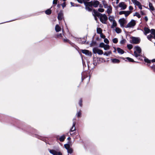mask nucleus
Instances as JSON below:
<instances>
[{
    "label": "nucleus",
    "mask_w": 155,
    "mask_h": 155,
    "mask_svg": "<svg viewBox=\"0 0 155 155\" xmlns=\"http://www.w3.org/2000/svg\"><path fill=\"white\" fill-rule=\"evenodd\" d=\"M21 128L24 131H27L29 133H33L35 132V130L32 128L29 127H27L25 126H24Z\"/></svg>",
    "instance_id": "f257e3e1"
},
{
    "label": "nucleus",
    "mask_w": 155,
    "mask_h": 155,
    "mask_svg": "<svg viewBox=\"0 0 155 155\" xmlns=\"http://www.w3.org/2000/svg\"><path fill=\"white\" fill-rule=\"evenodd\" d=\"M48 150L49 152L53 155H62V153L60 151L58 148L56 150L49 149Z\"/></svg>",
    "instance_id": "f03ea898"
},
{
    "label": "nucleus",
    "mask_w": 155,
    "mask_h": 155,
    "mask_svg": "<svg viewBox=\"0 0 155 155\" xmlns=\"http://www.w3.org/2000/svg\"><path fill=\"white\" fill-rule=\"evenodd\" d=\"M131 38L132 39V40L130 41V42L131 43L133 44H138L140 42V39L138 37L132 36Z\"/></svg>",
    "instance_id": "7ed1b4c3"
},
{
    "label": "nucleus",
    "mask_w": 155,
    "mask_h": 155,
    "mask_svg": "<svg viewBox=\"0 0 155 155\" xmlns=\"http://www.w3.org/2000/svg\"><path fill=\"white\" fill-rule=\"evenodd\" d=\"M103 24H106V21L107 20V17L105 14L100 15L99 18Z\"/></svg>",
    "instance_id": "20e7f679"
},
{
    "label": "nucleus",
    "mask_w": 155,
    "mask_h": 155,
    "mask_svg": "<svg viewBox=\"0 0 155 155\" xmlns=\"http://www.w3.org/2000/svg\"><path fill=\"white\" fill-rule=\"evenodd\" d=\"M135 21L134 19H132L125 27V28H132L134 27L136 25Z\"/></svg>",
    "instance_id": "39448f33"
},
{
    "label": "nucleus",
    "mask_w": 155,
    "mask_h": 155,
    "mask_svg": "<svg viewBox=\"0 0 155 155\" xmlns=\"http://www.w3.org/2000/svg\"><path fill=\"white\" fill-rule=\"evenodd\" d=\"M118 6L119 7L121 8V10H124L127 8L126 5L123 2H120L118 5Z\"/></svg>",
    "instance_id": "423d86ee"
},
{
    "label": "nucleus",
    "mask_w": 155,
    "mask_h": 155,
    "mask_svg": "<svg viewBox=\"0 0 155 155\" xmlns=\"http://www.w3.org/2000/svg\"><path fill=\"white\" fill-rule=\"evenodd\" d=\"M75 119H73V123L72 124V126L70 130V132H72L75 131L76 130L75 125L76 124V122H75Z\"/></svg>",
    "instance_id": "0eeeda50"
},
{
    "label": "nucleus",
    "mask_w": 155,
    "mask_h": 155,
    "mask_svg": "<svg viewBox=\"0 0 155 155\" xmlns=\"http://www.w3.org/2000/svg\"><path fill=\"white\" fill-rule=\"evenodd\" d=\"M81 52L83 54H85L87 56H91V52H90L88 50H82Z\"/></svg>",
    "instance_id": "6e6552de"
},
{
    "label": "nucleus",
    "mask_w": 155,
    "mask_h": 155,
    "mask_svg": "<svg viewBox=\"0 0 155 155\" xmlns=\"http://www.w3.org/2000/svg\"><path fill=\"white\" fill-rule=\"evenodd\" d=\"M63 18V13L62 11H61L58 14V18L59 20H61Z\"/></svg>",
    "instance_id": "1a4fd4ad"
},
{
    "label": "nucleus",
    "mask_w": 155,
    "mask_h": 155,
    "mask_svg": "<svg viewBox=\"0 0 155 155\" xmlns=\"http://www.w3.org/2000/svg\"><path fill=\"white\" fill-rule=\"evenodd\" d=\"M84 4L85 6H87L90 7H92L93 6V1H91L89 2L87 1L84 2Z\"/></svg>",
    "instance_id": "9d476101"
},
{
    "label": "nucleus",
    "mask_w": 155,
    "mask_h": 155,
    "mask_svg": "<svg viewBox=\"0 0 155 155\" xmlns=\"http://www.w3.org/2000/svg\"><path fill=\"white\" fill-rule=\"evenodd\" d=\"M93 15L94 16L95 15H96L99 18V16H100V15H102V14L98 12L97 11H96L94 9Z\"/></svg>",
    "instance_id": "9b49d317"
},
{
    "label": "nucleus",
    "mask_w": 155,
    "mask_h": 155,
    "mask_svg": "<svg viewBox=\"0 0 155 155\" xmlns=\"http://www.w3.org/2000/svg\"><path fill=\"white\" fill-rule=\"evenodd\" d=\"M93 6L95 8H96L98 7L99 5V2L97 0H94L93 2Z\"/></svg>",
    "instance_id": "f8f14e48"
},
{
    "label": "nucleus",
    "mask_w": 155,
    "mask_h": 155,
    "mask_svg": "<svg viewBox=\"0 0 155 155\" xmlns=\"http://www.w3.org/2000/svg\"><path fill=\"white\" fill-rule=\"evenodd\" d=\"M135 51H137L139 54H141V49L138 46H135L134 48Z\"/></svg>",
    "instance_id": "ddd939ff"
},
{
    "label": "nucleus",
    "mask_w": 155,
    "mask_h": 155,
    "mask_svg": "<svg viewBox=\"0 0 155 155\" xmlns=\"http://www.w3.org/2000/svg\"><path fill=\"white\" fill-rule=\"evenodd\" d=\"M76 41H77L79 44H84L86 42V40H85V41H82L81 40V38H77Z\"/></svg>",
    "instance_id": "4468645a"
},
{
    "label": "nucleus",
    "mask_w": 155,
    "mask_h": 155,
    "mask_svg": "<svg viewBox=\"0 0 155 155\" xmlns=\"http://www.w3.org/2000/svg\"><path fill=\"white\" fill-rule=\"evenodd\" d=\"M119 22L120 23L121 27H124V18L120 19H119Z\"/></svg>",
    "instance_id": "2eb2a0df"
},
{
    "label": "nucleus",
    "mask_w": 155,
    "mask_h": 155,
    "mask_svg": "<svg viewBox=\"0 0 155 155\" xmlns=\"http://www.w3.org/2000/svg\"><path fill=\"white\" fill-rule=\"evenodd\" d=\"M117 50L118 53L121 54L124 53V51L120 48H117Z\"/></svg>",
    "instance_id": "dca6fc26"
},
{
    "label": "nucleus",
    "mask_w": 155,
    "mask_h": 155,
    "mask_svg": "<svg viewBox=\"0 0 155 155\" xmlns=\"http://www.w3.org/2000/svg\"><path fill=\"white\" fill-rule=\"evenodd\" d=\"M111 60L114 63H118L120 62V60L116 58L111 59Z\"/></svg>",
    "instance_id": "f3484780"
},
{
    "label": "nucleus",
    "mask_w": 155,
    "mask_h": 155,
    "mask_svg": "<svg viewBox=\"0 0 155 155\" xmlns=\"http://www.w3.org/2000/svg\"><path fill=\"white\" fill-rule=\"evenodd\" d=\"M144 30V34L145 35H146L147 34L149 33L150 31V29L147 27H145Z\"/></svg>",
    "instance_id": "a211bd4d"
},
{
    "label": "nucleus",
    "mask_w": 155,
    "mask_h": 155,
    "mask_svg": "<svg viewBox=\"0 0 155 155\" xmlns=\"http://www.w3.org/2000/svg\"><path fill=\"white\" fill-rule=\"evenodd\" d=\"M70 142L69 141H68V143L65 144L64 145V147L65 149H66L67 150L70 148V146L69 143H70Z\"/></svg>",
    "instance_id": "6ab92c4d"
},
{
    "label": "nucleus",
    "mask_w": 155,
    "mask_h": 155,
    "mask_svg": "<svg viewBox=\"0 0 155 155\" xmlns=\"http://www.w3.org/2000/svg\"><path fill=\"white\" fill-rule=\"evenodd\" d=\"M132 2L135 5H139L140 3L137 0H131Z\"/></svg>",
    "instance_id": "aec40b11"
},
{
    "label": "nucleus",
    "mask_w": 155,
    "mask_h": 155,
    "mask_svg": "<svg viewBox=\"0 0 155 155\" xmlns=\"http://www.w3.org/2000/svg\"><path fill=\"white\" fill-rule=\"evenodd\" d=\"M107 12L108 14H110L112 12V7L111 6H110V7L107 8Z\"/></svg>",
    "instance_id": "412c9836"
},
{
    "label": "nucleus",
    "mask_w": 155,
    "mask_h": 155,
    "mask_svg": "<svg viewBox=\"0 0 155 155\" xmlns=\"http://www.w3.org/2000/svg\"><path fill=\"white\" fill-rule=\"evenodd\" d=\"M61 30V28L58 25H56L55 27V30L56 32L59 31Z\"/></svg>",
    "instance_id": "4be33fe9"
},
{
    "label": "nucleus",
    "mask_w": 155,
    "mask_h": 155,
    "mask_svg": "<svg viewBox=\"0 0 155 155\" xmlns=\"http://www.w3.org/2000/svg\"><path fill=\"white\" fill-rule=\"evenodd\" d=\"M65 138V136L64 135H63L61 136L59 138V140L60 141L63 142L64 141Z\"/></svg>",
    "instance_id": "5701e85b"
},
{
    "label": "nucleus",
    "mask_w": 155,
    "mask_h": 155,
    "mask_svg": "<svg viewBox=\"0 0 155 155\" xmlns=\"http://www.w3.org/2000/svg\"><path fill=\"white\" fill-rule=\"evenodd\" d=\"M149 6L150 8V10L152 11H154V8L152 4L150 2L149 4Z\"/></svg>",
    "instance_id": "b1692460"
},
{
    "label": "nucleus",
    "mask_w": 155,
    "mask_h": 155,
    "mask_svg": "<svg viewBox=\"0 0 155 155\" xmlns=\"http://www.w3.org/2000/svg\"><path fill=\"white\" fill-rule=\"evenodd\" d=\"M126 59H127L128 61L129 62H136V61H134V60L133 59H132L131 58H130L129 57H126ZM136 62L138 63V62Z\"/></svg>",
    "instance_id": "393cba45"
},
{
    "label": "nucleus",
    "mask_w": 155,
    "mask_h": 155,
    "mask_svg": "<svg viewBox=\"0 0 155 155\" xmlns=\"http://www.w3.org/2000/svg\"><path fill=\"white\" fill-rule=\"evenodd\" d=\"M51 11L50 9V8L47 10L45 11V14L47 15H49L51 14Z\"/></svg>",
    "instance_id": "a878e982"
},
{
    "label": "nucleus",
    "mask_w": 155,
    "mask_h": 155,
    "mask_svg": "<svg viewBox=\"0 0 155 155\" xmlns=\"http://www.w3.org/2000/svg\"><path fill=\"white\" fill-rule=\"evenodd\" d=\"M102 3L104 5V8H107L110 7V6H108V5L107 4L106 2L105 1H102Z\"/></svg>",
    "instance_id": "bb28decb"
},
{
    "label": "nucleus",
    "mask_w": 155,
    "mask_h": 155,
    "mask_svg": "<svg viewBox=\"0 0 155 155\" xmlns=\"http://www.w3.org/2000/svg\"><path fill=\"white\" fill-rule=\"evenodd\" d=\"M71 44H70L73 47H74V48H75V49H76L77 50H78V49H79V48L76 45H75L73 43H72L71 42Z\"/></svg>",
    "instance_id": "cd10ccee"
},
{
    "label": "nucleus",
    "mask_w": 155,
    "mask_h": 155,
    "mask_svg": "<svg viewBox=\"0 0 155 155\" xmlns=\"http://www.w3.org/2000/svg\"><path fill=\"white\" fill-rule=\"evenodd\" d=\"M97 33L100 34L102 33V29L100 28H97Z\"/></svg>",
    "instance_id": "c85d7f7f"
},
{
    "label": "nucleus",
    "mask_w": 155,
    "mask_h": 155,
    "mask_svg": "<svg viewBox=\"0 0 155 155\" xmlns=\"http://www.w3.org/2000/svg\"><path fill=\"white\" fill-rule=\"evenodd\" d=\"M115 31L117 33L119 34L121 33V30L120 28L116 27L115 28Z\"/></svg>",
    "instance_id": "c756f323"
},
{
    "label": "nucleus",
    "mask_w": 155,
    "mask_h": 155,
    "mask_svg": "<svg viewBox=\"0 0 155 155\" xmlns=\"http://www.w3.org/2000/svg\"><path fill=\"white\" fill-rule=\"evenodd\" d=\"M110 46L109 45L106 44L104 47V49L105 50H107L110 49Z\"/></svg>",
    "instance_id": "7c9ffc66"
},
{
    "label": "nucleus",
    "mask_w": 155,
    "mask_h": 155,
    "mask_svg": "<svg viewBox=\"0 0 155 155\" xmlns=\"http://www.w3.org/2000/svg\"><path fill=\"white\" fill-rule=\"evenodd\" d=\"M117 25V24L116 21H115V20H114L113 22V24L111 25V28H114V27L116 26Z\"/></svg>",
    "instance_id": "2f4dec72"
},
{
    "label": "nucleus",
    "mask_w": 155,
    "mask_h": 155,
    "mask_svg": "<svg viewBox=\"0 0 155 155\" xmlns=\"http://www.w3.org/2000/svg\"><path fill=\"white\" fill-rule=\"evenodd\" d=\"M36 137L38 138L41 140H42L43 141H46V140L45 138L42 137H40L39 136H38V135H36Z\"/></svg>",
    "instance_id": "473e14b6"
},
{
    "label": "nucleus",
    "mask_w": 155,
    "mask_h": 155,
    "mask_svg": "<svg viewBox=\"0 0 155 155\" xmlns=\"http://www.w3.org/2000/svg\"><path fill=\"white\" fill-rule=\"evenodd\" d=\"M112 53L110 51H108V52H105L103 53V54L104 55H106L107 56H108L109 55L111 54Z\"/></svg>",
    "instance_id": "72a5a7b5"
},
{
    "label": "nucleus",
    "mask_w": 155,
    "mask_h": 155,
    "mask_svg": "<svg viewBox=\"0 0 155 155\" xmlns=\"http://www.w3.org/2000/svg\"><path fill=\"white\" fill-rule=\"evenodd\" d=\"M134 56L135 57L137 58L139 56H141V55L140 54H138L135 51H134Z\"/></svg>",
    "instance_id": "f704fd0d"
},
{
    "label": "nucleus",
    "mask_w": 155,
    "mask_h": 155,
    "mask_svg": "<svg viewBox=\"0 0 155 155\" xmlns=\"http://www.w3.org/2000/svg\"><path fill=\"white\" fill-rule=\"evenodd\" d=\"M98 49L97 48L95 47L93 48V52L94 54H96L97 53Z\"/></svg>",
    "instance_id": "c9c22d12"
},
{
    "label": "nucleus",
    "mask_w": 155,
    "mask_h": 155,
    "mask_svg": "<svg viewBox=\"0 0 155 155\" xmlns=\"http://www.w3.org/2000/svg\"><path fill=\"white\" fill-rule=\"evenodd\" d=\"M144 61L148 63H151V60H149L146 57H145L144 58Z\"/></svg>",
    "instance_id": "e433bc0d"
},
{
    "label": "nucleus",
    "mask_w": 155,
    "mask_h": 155,
    "mask_svg": "<svg viewBox=\"0 0 155 155\" xmlns=\"http://www.w3.org/2000/svg\"><path fill=\"white\" fill-rule=\"evenodd\" d=\"M63 41L64 42H68L70 44H71V41L67 39H63Z\"/></svg>",
    "instance_id": "4c0bfd02"
},
{
    "label": "nucleus",
    "mask_w": 155,
    "mask_h": 155,
    "mask_svg": "<svg viewBox=\"0 0 155 155\" xmlns=\"http://www.w3.org/2000/svg\"><path fill=\"white\" fill-rule=\"evenodd\" d=\"M97 53L98 54L101 55L103 54V52L102 50L98 49Z\"/></svg>",
    "instance_id": "58836bf2"
},
{
    "label": "nucleus",
    "mask_w": 155,
    "mask_h": 155,
    "mask_svg": "<svg viewBox=\"0 0 155 155\" xmlns=\"http://www.w3.org/2000/svg\"><path fill=\"white\" fill-rule=\"evenodd\" d=\"M134 16H137L138 18H140L141 17L140 15L137 12L135 13V14L134 15Z\"/></svg>",
    "instance_id": "ea45409f"
},
{
    "label": "nucleus",
    "mask_w": 155,
    "mask_h": 155,
    "mask_svg": "<svg viewBox=\"0 0 155 155\" xmlns=\"http://www.w3.org/2000/svg\"><path fill=\"white\" fill-rule=\"evenodd\" d=\"M127 47L129 50H131L133 48V45L131 44H128L127 45Z\"/></svg>",
    "instance_id": "a19ab883"
},
{
    "label": "nucleus",
    "mask_w": 155,
    "mask_h": 155,
    "mask_svg": "<svg viewBox=\"0 0 155 155\" xmlns=\"http://www.w3.org/2000/svg\"><path fill=\"white\" fill-rule=\"evenodd\" d=\"M85 9L86 10H87L89 12H91L92 10L91 8L87 7V6H85Z\"/></svg>",
    "instance_id": "79ce46f5"
},
{
    "label": "nucleus",
    "mask_w": 155,
    "mask_h": 155,
    "mask_svg": "<svg viewBox=\"0 0 155 155\" xmlns=\"http://www.w3.org/2000/svg\"><path fill=\"white\" fill-rule=\"evenodd\" d=\"M131 12L130 11H126V12L124 14L125 16H127Z\"/></svg>",
    "instance_id": "37998d69"
},
{
    "label": "nucleus",
    "mask_w": 155,
    "mask_h": 155,
    "mask_svg": "<svg viewBox=\"0 0 155 155\" xmlns=\"http://www.w3.org/2000/svg\"><path fill=\"white\" fill-rule=\"evenodd\" d=\"M67 150L68 153L71 154L73 152V150L71 148H70Z\"/></svg>",
    "instance_id": "c03bdc74"
},
{
    "label": "nucleus",
    "mask_w": 155,
    "mask_h": 155,
    "mask_svg": "<svg viewBox=\"0 0 155 155\" xmlns=\"http://www.w3.org/2000/svg\"><path fill=\"white\" fill-rule=\"evenodd\" d=\"M118 39L116 38H114L113 39V42L115 44L117 43L118 42Z\"/></svg>",
    "instance_id": "a18cd8bd"
},
{
    "label": "nucleus",
    "mask_w": 155,
    "mask_h": 155,
    "mask_svg": "<svg viewBox=\"0 0 155 155\" xmlns=\"http://www.w3.org/2000/svg\"><path fill=\"white\" fill-rule=\"evenodd\" d=\"M105 45L103 42L101 43L99 45V47L101 48H104Z\"/></svg>",
    "instance_id": "49530a36"
},
{
    "label": "nucleus",
    "mask_w": 155,
    "mask_h": 155,
    "mask_svg": "<svg viewBox=\"0 0 155 155\" xmlns=\"http://www.w3.org/2000/svg\"><path fill=\"white\" fill-rule=\"evenodd\" d=\"M93 38L94 37H93L92 41V42L90 44V45L91 46H93L94 45H95L96 43V41H94Z\"/></svg>",
    "instance_id": "de8ad7c7"
},
{
    "label": "nucleus",
    "mask_w": 155,
    "mask_h": 155,
    "mask_svg": "<svg viewBox=\"0 0 155 155\" xmlns=\"http://www.w3.org/2000/svg\"><path fill=\"white\" fill-rule=\"evenodd\" d=\"M147 38L149 40L151 41V39L153 38L152 35H150L147 36Z\"/></svg>",
    "instance_id": "09e8293b"
},
{
    "label": "nucleus",
    "mask_w": 155,
    "mask_h": 155,
    "mask_svg": "<svg viewBox=\"0 0 155 155\" xmlns=\"http://www.w3.org/2000/svg\"><path fill=\"white\" fill-rule=\"evenodd\" d=\"M126 41V40L124 39H123L121 40L120 42V43L121 44H123Z\"/></svg>",
    "instance_id": "8fccbe9b"
},
{
    "label": "nucleus",
    "mask_w": 155,
    "mask_h": 155,
    "mask_svg": "<svg viewBox=\"0 0 155 155\" xmlns=\"http://www.w3.org/2000/svg\"><path fill=\"white\" fill-rule=\"evenodd\" d=\"M109 20L111 21H113L114 20V18L113 17H112L111 16H109L108 18Z\"/></svg>",
    "instance_id": "3c124183"
},
{
    "label": "nucleus",
    "mask_w": 155,
    "mask_h": 155,
    "mask_svg": "<svg viewBox=\"0 0 155 155\" xmlns=\"http://www.w3.org/2000/svg\"><path fill=\"white\" fill-rule=\"evenodd\" d=\"M104 42L107 44H109V41L108 39L107 38H104Z\"/></svg>",
    "instance_id": "603ef678"
},
{
    "label": "nucleus",
    "mask_w": 155,
    "mask_h": 155,
    "mask_svg": "<svg viewBox=\"0 0 155 155\" xmlns=\"http://www.w3.org/2000/svg\"><path fill=\"white\" fill-rule=\"evenodd\" d=\"M82 98H81L79 102V106L81 107L82 106Z\"/></svg>",
    "instance_id": "864d4df0"
},
{
    "label": "nucleus",
    "mask_w": 155,
    "mask_h": 155,
    "mask_svg": "<svg viewBox=\"0 0 155 155\" xmlns=\"http://www.w3.org/2000/svg\"><path fill=\"white\" fill-rule=\"evenodd\" d=\"M150 32L151 34L153 35L155 33V29H152L150 31Z\"/></svg>",
    "instance_id": "5fc2aeb1"
},
{
    "label": "nucleus",
    "mask_w": 155,
    "mask_h": 155,
    "mask_svg": "<svg viewBox=\"0 0 155 155\" xmlns=\"http://www.w3.org/2000/svg\"><path fill=\"white\" fill-rule=\"evenodd\" d=\"M100 37L101 38L104 39L105 38V36L102 33L100 34Z\"/></svg>",
    "instance_id": "6e6d98bb"
},
{
    "label": "nucleus",
    "mask_w": 155,
    "mask_h": 155,
    "mask_svg": "<svg viewBox=\"0 0 155 155\" xmlns=\"http://www.w3.org/2000/svg\"><path fill=\"white\" fill-rule=\"evenodd\" d=\"M78 117H80L81 115V113L80 111H79L77 112L76 115Z\"/></svg>",
    "instance_id": "4d7b16f0"
},
{
    "label": "nucleus",
    "mask_w": 155,
    "mask_h": 155,
    "mask_svg": "<svg viewBox=\"0 0 155 155\" xmlns=\"http://www.w3.org/2000/svg\"><path fill=\"white\" fill-rule=\"evenodd\" d=\"M153 70V71L155 72V64H153L152 66L150 67Z\"/></svg>",
    "instance_id": "13d9d810"
},
{
    "label": "nucleus",
    "mask_w": 155,
    "mask_h": 155,
    "mask_svg": "<svg viewBox=\"0 0 155 155\" xmlns=\"http://www.w3.org/2000/svg\"><path fill=\"white\" fill-rule=\"evenodd\" d=\"M98 11L99 12H102L104 11V9L102 8H99L98 9Z\"/></svg>",
    "instance_id": "bf43d9fd"
},
{
    "label": "nucleus",
    "mask_w": 155,
    "mask_h": 155,
    "mask_svg": "<svg viewBox=\"0 0 155 155\" xmlns=\"http://www.w3.org/2000/svg\"><path fill=\"white\" fill-rule=\"evenodd\" d=\"M126 12V11H121L119 12V14L120 15H121L123 14H124Z\"/></svg>",
    "instance_id": "052dcab7"
},
{
    "label": "nucleus",
    "mask_w": 155,
    "mask_h": 155,
    "mask_svg": "<svg viewBox=\"0 0 155 155\" xmlns=\"http://www.w3.org/2000/svg\"><path fill=\"white\" fill-rule=\"evenodd\" d=\"M77 1L81 4H82L83 3H84V2H85L84 0H77Z\"/></svg>",
    "instance_id": "680f3d73"
},
{
    "label": "nucleus",
    "mask_w": 155,
    "mask_h": 155,
    "mask_svg": "<svg viewBox=\"0 0 155 155\" xmlns=\"http://www.w3.org/2000/svg\"><path fill=\"white\" fill-rule=\"evenodd\" d=\"M61 5H62L63 8L64 7H66V4L65 2H64L62 4H61Z\"/></svg>",
    "instance_id": "e2e57ef3"
},
{
    "label": "nucleus",
    "mask_w": 155,
    "mask_h": 155,
    "mask_svg": "<svg viewBox=\"0 0 155 155\" xmlns=\"http://www.w3.org/2000/svg\"><path fill=\"white\" fill-rule=\"evenodd\" d=\"M58 38H61L62 37V34H58L57 35Z\"/></svg>",
    "instance_id": "0e129e2a"
},
{
    "label": "nucleus",
    "mask_w": 155,
    "mask_h": 155,
    "mask_svg": "<svg viewBox=\"0 0 155 155\" xmlns=\"http://www.w3.org/2000/svg\"><path fill=\"white\" fill-rule=\"evenodd\" d=\"M82 75V77H81V81H82L85 78V77H84L83 76V73L82 72L81 74Z\"/></svg>",
    "instance_id": "69168bd1"
},
{
    "label": "nucleus",
    "mask_w": 155,
    "mask_h": 155,
    "mask_svg": "<svg viewBox=\"0 0 155 155\" xmlns=\"http://www.w3.org/2000/svg\"><path fill=\"white\" fill-rule=\"evenodd\" d=\"M93 64L95 66L97 65V63L96 62V60H93Z\"/></svg>",
    "instance_id": "338daca9"
},
{
    "label": "nucleus",
    "mask_w": 155,
    "mask_h": 155,
    "mask_svg": "<svg viewBox=\"0 0 155 155\" xmlns=\"http://www.w3.org/2000/svg\"><path fill=\"white\" fill-rule=\"evenodd\" d=\"M138 7V8L140 10L142 9V6L141 5V4L137 6Z\"/></svg>",
    "instance_id": "774afa93"
}]
</instances>
